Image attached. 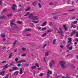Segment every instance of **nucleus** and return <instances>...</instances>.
Returning a JSON list of instances; mask_svg holds the SVG:
<instances>
[{
  "mask_svg": "<svg viewBox=\"0 0 78 78\" xmlns=\"http://www.w3.org/2000/svg\"><path fill=\"white\" fill-rule=\"evenodd\" d=\"M75 11V9H74L72 10H69V12H73V11Z\"/></svg>",
  "mask_w": 78,
  "mask_h": 78,
  "instance_id": "nucleus-28",
  "label": "nucleus"
},
{
  "mask_svg": "<svg viewBox=\"0 0 78 78\" xmlns=\"http://www.w3.org/2000/svg\"><path fill=\"white\" fill-rule=\"evenodd\" d=\"M7 11V9H5L3 10L4 12H6Z\"/></svg>",
  "mask_w": 78,
  "mask_h": 78,
  "instance_id": "nucleus-63",
  "label": "nucleus"
},
{
  "mask_svg": "<svg viewBox=\"0 0 78 78\" xmlns=\"http://www.w3.org/2000/svg\"><path fill=\"white\" fill-rule=\"evenodd\" d=\"M55 64V61L54 60H52L51 62L50 65H49L50 68L52 67V66Z\"/></svg>",
  "mask_w": 78,
  "mask_h": 78,
  "instance_id": "nucleus-3",
  "label": "nucleus"
},
{
  "mask_svg": "<svg viewBox=\"0 0 78 78\" xmlns=\"http://www.w3.org/2000/svg\"><path fill=\"white\" fill-rule=\"evenodd\" d=\"M18 73H19V72H18V71H16L14 72L13 74L14 75H17Z\"/></svg>",
  "mask_w": 78,
  "mask_h": 78,
  "instance_id": "nucleus-10",
  "label": "nucleus"
},
{
  "mask_svg": "<svg viewBox=\"0 0 78 78\" xmlns=\"http://www.w3.org/2000/svg\"><path fill=\"white\" fill-rule=\"evenodd\" d=\"M12 57V53H10L9 57V58H11Z\"/></svg>",
  "mask_w": 78,
  "mask_h": 78,
  "instance_id": "nucleus-32",
  "label": "nucleus"
},
{
  "mask_svg": "<svg viewBox=\"0 0 78 78\" xmlns=\"http://www.w3.org/2000/svg\"><path fill=\"white\" fill-rule=\"evenodd\" d=\"M50 52V51H48V52H45V56H48V54Z\"/></svg>",
  "mask_w": 78,
  "mask_h": 78,
  "instance_id": "nucleus-11",
  "label": "nucleus"
},
{
  "mask_svg": "<svg viewBox=\"0 0 78 78\" xmlns=\"http://www.w3.org/2000/svg\"><path fill=\"white\" fill-rule=\"evenodd\" d=\"M17 64H19V63H22V61H18L16 62Z\"/></svg>",
  "mask_w": 78,
  "mask_h": 78,
  "instance_id": "nucleus-44",
  "label": "nucleus"
},
{
  "mask_svg": "<svg viewBox=\"0 0 78 78\" xmlns=\"http://www.w3.org/2000/svg\"><path fill=\"white\" fill-rule=\"evenodd\" d=\"M13 23H14V21H12V22H11V25H14L15 26H16V24Z\"/></svg>",
  "mask_w": 78,
  "mask_h": 78,
  "instance_id": "nucleus-12",
  "label": "nucleus"
},
{
  "mask_svg": "<svg viewBox=\"0 0 78 78\" xmlns=\"http://www.w3.org/2000/svg\"><path fill=\"white\" fill-rule=\"evenodd\" d=\"M47 30V28L46 27H44L42 29V30Z\"/></svg>",
  "mask_w": 78,
  "mask_h": 78,
  "instance_id": "nucleus-42",
  "label": "nucleus"
},
{
  "mask_svg": "<svg viewBox=\"0 0 78 78\" xmlns=\"http://www.w3.org/2000/svg\"><path fill=\"white\" fill-rule=\"evenodd\" d=\"M73 23L74 24H76V23H78V22H77L76 21H74L73 22Z\"/></svg>",
  "mask_w": 78,
  "mask_h": 78,
  "instance_id": "nucleus-43",
  "label": "nucleus"
},
{
  "mask_svg": "<svg viewBox=\"0 0 78 78\" xmlns=\"http://www.w3.org/2000/svg\"><path fill=\"white\" fill-rule=\"evenodd\" d=\"M2 4V0H0V5Z\"/></svg>",
  "mask_w": 78,
  "mask_h": 78,
  "instance_id": "nucleus-58",
  "label": "nucleus"
},
{
  "mask_svg": "<svg viewBox=\"0 0 78 78\" xmlns=\"http://www.w3.org/2000/svg\"><path fill=\"white\" fill-rule=\"evenodd\" d=\"M6 61H4L2 62V64H4V63H6Z\"/></svg>",
  "mask_w": 78,
  "mask_h": 78,
  "instance_id": "nucleus-52",
  "label": "nucleus"
},
{
  "mask_svg": "<svg viewBox=\"0 0 78 78\" xmlns=\"http://www.w3.org/2000/svg\"><path fill=\"white\" fill-rule=\"evenodd\" d=\"M33 14H30L28 16L29 19H31L32 20H33Z\"/></svg>",
  "mask_w": 78,
  "mask_h": 78,
  "instance_id": "nucleus-5",
  "label": "nucleus"
},
{
  "mask_svg": "<svg viewBox=\"0 0 78 78\" xmlns=\"http://www.w3.org/2000/svg\"><path fill=\"white\" fill-rule=\"evenodd\" d=\"M50 5H53V2H51L49 3Z\"/></svg>",
  "mask_w": 78,
  "mask_h": 78,
  "instance_id": "nucleus-62",
  "label": "nucleus"
},
{
  "mask_svg": "<svg viewBox=\"0 0 78 78\" xmlns=\"http://www.w3.org/2000/svg\"><path fill=\"white\" fill-rule=\"evenodd\" d=\"M72 39L71 38L69 37L68 38V42L69 44H72Z\"/></svg>",
  "mask_w": 78,
  "mask_h": 78,
  "instance_id": "nucleus-6",
  "label": "nucleus"
},
{
  "mask_svg": "<svg viewBox=\"0 0 78 78\" xmlns=\"http://www.w3.org/2000/svg\"><path fill=\"white\" fill-rule=\"evenodd\" d=\"M18 23H19V24H21V23H22L23 22L22 21H18Z\"/></svg>",
  "mask_w": 78,
  "mask_h": 78,
  "instance_id": "nucleus-45",
  "label": "nucleus"
},
{
  "mask_svg": "<svg viewBox=\"0 0 78 78\" xmlns=\"http://www.w3.org/2000/svg\"><path fill=\"white\" fill-rule=\"evenodd\" d=\"M72 27L73 28H76V26L73 24L72 25Z\"/></svg>",
  "mask_w": 78,
  "mask_h": 78,
  "instance_id": "nucleus-36",
  "label": "nucleus"
},
{
  "mask_svg": "<svg viewBox=\"0 0 78 78\" xmlns=\"http://www.w3.org/2000/svg\"><path fill=\"white\" fill-rule=\"evenodd\" d=\"M35 66L37 67H39V64L37 63H36L35 64Z\"/></svg>",
  "mask_w": 78,
  "mask_h": 78,
  "instance_id": "nucleus-41",
  "label": "nucleus"
},
{
  "mask_svg": "<svg viewBox=\"0 0 78 78\" xmlns=\"http://www.w3.org/2000/svg\"><path fill=\"white\" fill-rule=\"evenodd\" d=\"M8 67H9V66H8V64H6L4 66V67H5V69L8 68Z\"/></svg>",
  "mask_w": 78,
  "mask_h": 78,
  "instance_id": "nucleus-19",
  "label": "nucleus"
},
{
  "mask_svg": "<svg viewBox=\"0 0 78 78\" xmlns=\"http://www.w3.org/2000/svg\"><path fill=\"white\" fill-rule=\"evenodd\" d=\"M46 24H47V22H44V23H43V24L42 25V27H44V26L46 25Z\"/></svg>",
  "mask_w": 78,
  "mask_h": 78,
  "instance_id": "nucleus-25",
  "label": "nucleus"
},
{
  "mask_svg": "<svg viewBox=\"0 0 78 78\" xmlns=\"http://www.w3.org/2000/svg\"><path fill=\"white\" fill-rule=\"evenodd\" d=\"M53 42V44H56V39H54Z\"/></svg>",
  "mask_w": 78,
  "mask_h": 78,
  "instance_id": "nucleus-30",
  "label": "nucleus"
},
{
  "mask_svg": "<svg viewBox=\"0 0 78 78\" xmlns=\"http://www.w3.org/2000/svg\"><path fill=\"white\" fill-rule=\"evenodd\" d=\"M12 14H9L7 15V16H8V17H9V16H12Z\"/></svg>",
  "mask_w": 78,
  "mask_h": 78,
  "instance_id": "nucleus-57",
  "label": "nucleus"
},
{
  "mask_svg": "<svg viewBox=\"0 0 78 78\" xmlns=\"http://www.w3.org/2000/svg\"><path fill=\"white\" fill-rule=\"evenodd\" d=\"M70 66L72 68H75V66L73 65H71Z\"/></svg>",
  "mask_w": 78,
  "mask_h": 78,
  "instance_id": "nucleus-29",
  "label": "nucleus"
},
{
  "mask_svg": "<svg viewBox=\"0 0 78 78\" xmlns=\"http://www.w3.org/2000/svg\"><path fill=\"white\" fill-rule=\"evenodd\" d=\"M10 66H14V62H12V63H11L10 64Z\"/></svg>",
  "mask_w": 78,
  "mask_h": 78,
  "instance_id": "nucleus-21",
  "label": "nucleus"
},
{
  "mask_svg": "<svg viewBox=\"0 0 78 78\" xmlns=\"http://www.w3.org/2000/svg\"><path fill=\"white\" fill-rule=\"evenodd\" d=\"M75 41H77V42H78V39L76 38L75 39Z\"/></svg>",
  "mask_w": 78,
  "mask_h": 78,
  "instance_id": "nucleus-64",
  "label": "nucleus"
},
{
  "mask_svg": "<svg viewBox=\"0 0 78 78\" xmlns=\"http://www.w3.org/2000/svg\"><path fill=\"white\" fill-rule=\"evenodd\" d=\"M59 29L60 30V31L58 32V33H59L60 34L61 36H62V33L63 32L62 31V30L61 28H60Z\"/></svg>",
  "mask_w": 78,
  "mask_h": 78,
  "instance_id": "nucleus-4",
  "label": "nucleus"
},
{
  "mask_svg": "<svg viewBox=\"0 0 78 78\" xmlns=\"http://www.w3.org/2000/svg\"><path fill=\"white\" fill-rule=\"evenodd\" d=\"M26 55H27V54H23V55H21V56L22 57H24V56H26Z\"/></svg>",
  "mask_w": 78,
  "mask_h": 78,
  "instance_id": "nucleus-37",
  "label": "nucleus"
},
{
  "mask_svg": "<svg viewBox=\"0 0 78 78\" xmlns=\"http://www.w3.org/2000/svg\"><path fill=\"white\" fill-rule=\"evenodd\" d=\"M5 17L4 16H2L0 17V19H5Z\"/></svg>",
  "mask_w": 78,
  "mask_h": 78,
  "instance_id": "nucleus-27",
  "label": "nucleus"
},
{
  "mask_svg": "<svg viewBox=\"0 0 78 78\" xmlns=\"http://www.w3.org/2000/svg\"><path fill=\"white\" fill-rule=\"evenodd\" d=\"M25 66L27 67H28L29 66V64H25Z\"/></svg>",
  "mask_w": 78,
  "mask_h": 78,
  "instance_id": "nucleus-56",
  "label": "nucleus"
},
{
  "mask_svg": "<svg viewBox=\"0 0 78 78\" xmlns=\"http://www.w3.org/2000/svg\"><path fill=\"white\" fill-rule=\"evenodd\" d=\"M32 22H33V23H37L38 22V21H32Z\"/></svg>",
  "mask_w": 78,
  "mask_h": 78,
  "instance_id": "nucleus-38",
  "label": "nucleus"
},
{
  "mask_svg": "<svg viewBox=\"0 0 78 78\" xmlns=\"http://www.w3.org/2000/svg\"><path fill=\"white\" fill-rule=\"evenodd\" d=\"M15 61H16V62H18V58H17V57L15 59Z\"/></svg>",
  "mask_w": 78,
  "mask_h": 78,
  "instance_id": "nucleus-39",
  "label": "nucleus"
},
{
  "mask_svg": "<svg viewBox=\"0 0 78 78\" xmlns=\"http://www.w3.org/2000/svg\"><path fill=\"white\" fill-rule=\"evenodd\" d=\"M67 47L68 48H69V47H70V44H67Z\"/></svg>",
  "mask_w": 78,
  "mask_h": 78,
  "instance_id": "nucleus-53",
  "label": "nucleus"
},
{
  "mask_svg": "<svg viewBox=\"0 0 78 78\" xmlns=\"http://www.w3.org/2000/svg\"><path fill=\"white\" fill-rule=\"evenodd\" d=\"M18 40H15V42H14L13 43L14 46H15L16 45V42H18Z\"/></svg>",
  "mask_w": 78,
  "mask_h": 78,
  "instance_id": "nucleus-17",
  "label": "nucleus"
},
{
  "mask_svg": "<svg viewBox=\"0 0 78 78\" xmlns=\"http://www.w3.org/2000/svg\"><path fill=\"white\" fill-rule=\"evenodd\" d=\"M30 13V12H27L25 15H24V16H27L29 15Z\"/></svg>",
  "mask_w": 78,
  "mask_h": 78,
  "instance_id": "nucleus-22",
  "label": "nucleus"
},
{
  "mask_svg": "<svg viewBox=\"0 0 78 78\" xmlns=\"http://www.w3.org/2000/svg\"><path fill=\"white\" fill-rule=\"evenodd\" d=\"M6 41V38H4L3 39L2 41L3 42H4V41Z\"/></svg>",
  "mask_w": 78,
  "mask_h": 78,
  "instance_id": "nucleus-59",
  "label": "nucleus"
},
{
  "mask_svg": "<svg viewBox=\"0 0 78 78\" xmlns=\"http://www.w3.org/2000/svg\"><path fill=\"white\" fill-rule=\"evenodd\" d=\"M12 69L14 70H17L18 69L17 67H12Z\"/></svg>",
  "mask_w": 78,
  "mask_h": 78,
  "instance_id": "nucleus-9",
  "label": "nucleus"
},
{
  "mask_svg": "<svg viewBox=\"0 0 78 78\" xmlns=\"http://www.w3.org/2000/svg\"><path fill=\"white\" fill-rule=\"evenodd\" d=\"M63 27L65 30H67V26H66V25H63Z\"/></svg>",
  "mask_w": 78,
  "mask_h": 78,
  "instance_id": "nucleus-16",
  "label": "nucleus"
},
{
  "mask_svg": "<svg viewBox=\"0 0 78 78\" xmlns=\"http://www.w3.org/2000/svg\"><path fill=\"white\" fill-rule=\"evenodd\" d=\"M38 19V18L37 16H34L33 17V20H36Z\"/></svg>",
  "mask_w": 78,
  "mask_h": 78,
  "instance_id": "nucleus-7",
  "label": "nucleus"
},
{
  "mask_svg": "<svg viewBox=\"0 0 78 78\" xmlns=\"http://www.w3.org/2000/svg\"><path fill=\"white\" fill-rule=\"evenodd\" d=\"M49 76H50V75L49 74L47 73V78H49Z\"/></svg>",
  "mask_w": 78,
  "mask_h": 78,
  "instance_id": "nucleus-46",
  "label": "nucleus"
},
{
  "mask_svg": "<svg viewBox=\"0 0 78 78\" xmlns=\"http://www.w3.org/2000/svg\"><path fill=\"white\" fill-rule=\"evenodd\" d=\"M49 25H53V24L52 23V22H51L49 23Z\"/></svg>",
  "mask_w": 78,
  "mask_h": 78,
  "instance_id": "nucleus-55",
  "label": "nucleus"
},
{
  "mask_svg": "<svg viewBox=\"0 0 78 78\" xmlns=\"http://www.w3.org/2000/svg\"><path fill=\"white\" fill-rule=\"evenodd\" d=\"M59 64L61 67L62 69H66V63L62 61H60L59 62Z\"/></svg>",
  "mask_w": 78,
  "mask_h": 78,
  "instance_id": "nucleus-1",
  "label": "nucleus"
},
{
  "mask_svg": "<svg viewBox=\"0 0 78 78\" xmlns=\"http://www.w3.org/2000/svg\"><path fill=\"white\" fill-rule=\"evenodd\" d=\"M75 33H76V37H78V33L76 31V30H74L73 31L72 34L70 35V36H72Z\"/></svg>",
  "mask_w": 78,
  "mask_h": 78,
  "instance_id": "nucleus-2",
  "label": "nucleus"
},
{
  "mask_svg": "<svg viewBox=\"0 0 78 78\" xmlns=\"http://www.w3.org/2000/svg\"><path fill=\"white\" fill-rule=\"evenodd\" d=\"M22 50L23 51H25V50H27V49H26V48H22Z\"/></svg>",
  "mask_w": 78,
  "mask_h": 78,
  "instance_id": "nucleus-33",
  "label": "nucleus"
},
{
  "mask_svg": "<svg viewBox=\"0 0 78 78\" xmlns=\"http://www.w3.org/2000/svg\"><path fill=\"white\" fill-rule=\"evenodd\" d=\"M53 19H55V20H56V19H58L57 17H56V16H54V17H53Z\"/></svg>",
  "mask_w": 78,
  "mask_h": 78,
  "instance_id": "nucleus-49",
  "label": "nucleus"
},
{
  "mask_svg": "<svg viewBox=\"0 0 78 78\" xmlns=\"http://www.w3.org/2000/svg\"><path fill=\"white\" fill-rule=\"evenodd\" d=\"M66 78H70V77H69V75L67 74L66 75Z\"/></svg>",
  "mask_w": 78,
  "mask_h": 78,
  "instance_id": "nucleus-54",
  "label": "nucleus"
},
{
  "mask_svg": "<svg viewBox=\"0 0 78 78\" xmlns=\"http://www.w3.org/2000/svg\"><path fill=\"white\" fill-rule=\"evenodd\" d=\"M31 35V34H28L26 35V36H30Z\"/></svg>",
  "mask_w": 78,
  "mask_h": 78,
  "instance_id": "nucleus-61",
  "label": "nucleus"
},
{
  "mask_svg": "<svg viewBox=\"0 0 78 78\" xmlns=\"http://www.w3.org/2000/svg\"><path fill=\"white\" fill-rule=\"evenodd\" d=\"M43 75H44V74L42 73H40L39 75V76H43Z\"/></svg>",
  "mask_w": 78,
  "mask_h": 78,
  "instance_id": "nucleus-35",
  "label": "nucleus"
},
{
  "mask_svg": "<svg viewBox=\"0 0 78 78\" xmlns=\"http://www.w3.org/2000/svg\"><path fill=\"white\" fill-rule=\"evenodd\" d=\"M31 69H36V66H33L31 67Z\"/></svg>",
  "mask_w": 78,
  "mask_h": 78,
  "instance_id": "nucleus-20",
  "label": "nucleus"
},
{
  "mask_svg": "<svg viewBox=\"0 0 78 78\" xmlns=\"http://www.w3.org/2000/svg\"><path fill=\"white\" fill-rule=\"evenodd\" d=\"M47 73H48V74H52V72H51V71L48 70V71Z\"/></svg>",
  "mask_w": 78,
  "mask_h": 78,
  "instance_id": "nucleus-15",
  "label": "nucleus"
},
{
  "mask_svg": "<svg viewBox=\"0 0 78 78\" xmlns=\"http://www.w3.org/2000/svg\"><path fill=\"white\" fill-rule=\"evenodd\" d=\"M23 73V71H22V69H20V74H22Z\"/></svg>",
  "mask_w": 78,
  "mask_h": 78,
  "instance_id": "nucleus-18",
  "label": "nucleus"
},
{
  "mask_svg": "<svg viewBox=\"0 0 78 78\" xmlns=\"http://www.w3.org/2000/svg\"><path fill=\"white\" fill-rule=\"evenodd\" d=\"M5 71H2L0 72V74L2 75V76H4V75H5Z\"/></svg>",
  "mask_w": 78,
  "mask_h": 78,
  "instance_id": "nucleus-8",
  "label": "nucleus"
},
{
  "mask_svg": "<svg viewBox=\"0 0 78 78\" xmlns=\"http://www.w3.org/2000/svg\"><path fill=\"white\" fill-rule=\"evenodd\" d=\"M12 10H13V11H15V10H16V8L14 7H12Z\"/></svg>",
  "mask_w": 78,
  "mask_h": 78,
  "instance_id": "nucleus-40",
  "label": "nucleus"
},
{
  "mask_svg": "<svg viewBox=\"0 0 78 78\" xmlns=\"http://www.w3.org/2000/svg\"><path fill=\"white\" fill-rule=\"evenodd\" d=\"M21 66V64L20 63H19L17 65L18 67H20Z\"/></svg>",
  "mask_w": 78,
  "mask_h": 78,
  "instance_id": "nucleus-48",
  "label": "nucleus"
},
{
  "mask_svg": "<svg viewBox=\"0 0 78 78\" xmlns=\"http://www.w3.org/2000/svg\"><path fill=\"white\" fill-rule=\"evenodd\" d=\"M1 36L2 38H4L5 37V35L4 34H2L1 35Z\"/></svg>",
  "mask_w": 78,
  "mask_h": 78,
  "instance_id": "nucleus-26",
  "label": "nucleus"
},
{
  "mask_svg": "<svg viewBox=\"0 0 78 78\" xmlns=\"http://www.w3.org/2000/svg\"><path fill=\"white\" fill-rule=\"evenodd\" d=\"M46 33H45L43 34L42 35H41V37H44V36H46Z\"/></svg>",
  "mask_w": 78,
  "mask_h": 78,
  "instance_id": "nucleus-31",
  "label": "nucleus"
},
{
  "mask_svg": "<svg viewBox=\"0 0 78 78\" xmlns=\"http://www.w3.org/2000/svg\"><path fill=\"white\" fill-rule=\"evenodd\" d=\"M26 62V60H21V63L22 62Z\"/></svg>",
  "mask_w": 78,
  "mask_h": 78,
  "instance_id": "nucleus-50",
  "label": "nucleus"
},
{
  "mask_svg": "<svg viewBox=\"0 0 78 78\" xmlns=\"http://www.w3.org/2000/svg\"><path fill=\"white\" fill-rule=\"evenodd\" d=\"M68 48L69 50H72V48H73V46H72L70 47H69V48Z\"/></svg>",
  "mask_w": 78,
  "mask_h": 78,
  "instance_id": "nucleus-24",
  "label": "nucleus"
},
{
  "mask_svg": "<svg viewBox=\"0 0 78 78\" xmlns=\"http://www.w3.org/2000/svg\"><path fill=\"white\" fill-rule=\"evenodd\" d=\"M30 9H31V7H29L26 9V11H30Z\"/></svg>",
  "mask_w": 78,
  "mask_h": 78,
  "instance_id": "nucleus-23",
  "label": "nucleus"
},
{
  "mask_svg": "<svg viewBox=\"0 0 78 78\" xmlns=\"http://www.w3.org/2000/svg\"><path fill=\"white\" fill-rule=\"evenodd\" d=\"M51 31H52L51 30H47V31L48 33H50V32H51Z\"/></svg>",
  "mask_w": 78,
  "mask_h": 78,
  "instance_id": "nucleus-51",
  "label": "nucleus"
},
{
  "mask_svg": "<svg viewBox=\"0 0 78 78\" xmlns=\"http://www.w3.org/2000/svg\"><path fill=\"white\" fill-rule=\"evenodd\" d=\"M25 30L26 31H31V29L30 28L25 29Z\"/></svg>",
  "mask_w": 78,
  "mask_h": 78,
  "instance_id": "nucleus-13",
  "label": "nucleus"
},
{
  "mask_svg": "<svg viewBox=\"0 0 78 78\" xmlns=\"http://www.w3.org/2000/svg\"><path fill=\"white\" fill-rule=\"evenodd\" d=\"M13 6L15 8H16V7H17V5H16V4H13Z\"/></svg>",
  "mask_w": 78,
  "mask_h": 78,
  "instance_id": "nucleus-47",
  "label": "nucleus"
},
{
  "mask_svg": "<svg viewBox=\"0 0 78 78\" xmlns=\"http://www.w3.org/2000/svg\"><path fill=\"white\" fill-rule=\"evenodd\" d=\"M36 5H37V3H36V2H34L32 3L33 6H36Z\"/></svg>",
  "mask_w": 78,
  "mask_h": 78,
  "instance_id": "nucleus-14",
  "label": "nucleus"
},
{
  "mask_svg": "<svg viewBox=\"0 0 78 78\" xmlns=\"http://www.w3.org/2000/svg\"><path fill=\"white\" fill-rule=\"evenodd\" d=\"M38 5L40 8H42V5H41V4L40 3H39L38 4Z\"/></svg>",
  "mask_w": 78,
  "mask_h": 78,
  "instance_id": "nucleus-34",
  "label": "nucleus"
},
{
  "mask_svg": "<svg viewBox=\"0 0 78 78\" xmlns=\"http://www.w3.org/2000/svg\"><path fill=\"white\" fill-rule=\"evenodd\" d=\"M37 28L38 30H41V27H37Z\"/></svg>",
  "mask_w": 78,
  "mask_h": 78,
  "instance_id": "nucleus-60",
  "label": "nucleus"
}]
</instances>
